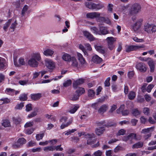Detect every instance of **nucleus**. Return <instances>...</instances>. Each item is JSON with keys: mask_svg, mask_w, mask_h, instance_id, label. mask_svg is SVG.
Wrapping results in <instances>:
<instances>
[{"mask_svg": "<svg viewBox=\"0 0 156 156\" xmlns=\"http://www.w3.org/2000/svg\"><path fill=\"white\" fill-rule=\"evenodd\" d=\"M141 9V7L139 4H134L132 6L129 13L131 15H136L140 11Z\"/></svg>", "mask_w": 156, "mask_h": 156, "instance_id": "obj_1", "label": "nucleus"}, {"mask_svg": "<svg viewBox=\"0 0 156 156\" xmlns=\"http://www.w3.org/2000/svg\"><path fill=\"white\" fill-rule=\"evenodd\" d=\"M144 30L148 34H151L156 31V26L151 24L146 23L144 24Z\"/></svg>", "mask_w": 156, "mask_h": 156, "instance_id": "obj_2", "label": "nucleus"}, {"mask_svg": "<svg viewBox=\"0 0 156 156\" xmlns=\"http://www.w3.org/2000/svg\"><path fill=\"white\" fill-rule=\"evenodd\" d=\"M116 38L111 37H108L106 39V40L108 43V48L111 50H112L115 47L113 43L114 42L116 41Z\"/></svg>", "mask_w": 156, "mask_h": 156, "instance_id": "obj_3", "label": "nucleus"}, {"mask_svg": "<svg viewBox=\"0 0 156 156\" xmlns=\"http://www.w3.org/2000/svg\"><path fill=\"white\" fill-rule=\"evenodd\" d=\"M26 140L23 138L19 139L16 142H15L12 145V147L14 148H18L23 144L26 143Z\"/></svg>", "mask_w": 156, "mask_h": 156, "instance_id": "obj_4", "label": "nucleus"}, {"mask_svg": "<svg viewBox=\"0 0 156 156\" xmlns=\"http://www.w3.org/2000/svg\"><path fill=\"white\" fill-rule=\"evenodd\" d=\"M144 47L143 45H131L128 46L126 48V51L127 52H129L133 51L139 50Z\"/></svg>", "mask_w": 156, "mask_h": 156, "instance_id": "obj_5", "label": "nucleus"}, {"mask_svg": "<svg viewBox=\"0 0 156 156\" xmlns=\"http://www.w3.org/2000/svg\"><path fill=\"white\" fill-rule=\"evenodd\" d=\"M28 64L30 66L33 67H37L38 65V62L34 58L31 57L28 60Z\"/></svg>", "mask_w": 156, "mask_h": 156, "instance_id": "obj_6", "label": "nucleus"}, {"mask_svg": "<svg viewBox=\"0 0 156 156\" xmlns=\"http://www.w3.org/2000/svg\"><path fill=\"white\" fill-rule=\"evenodd\" d=\"M136 67L137 69L142 72H144L146 71L147 68L145 64L143 63L140 62L137 63Z\"/></svg>", "mask_w": 156, "mask_h": 156, "instance_id": "obj_7", "label": "nucleus"}, {"mask_svg": "<svg viewBox=\"0 0 156 156\" xmlns=\"http://www.w3.org/2000/svg\"><path fill=\"white\" fill-rule=\"evenodd\" d=\"M143 21L142 19H139L133 26V28L134 31H137L140 27Z\"/></svg>", "mask_w": 156, "mask_h": 156, "instance_id": "obj_8", "label": "nucleus"}, {"mask_svg": "<svg viewBox=\"0 0 156 156\" xmlns=\"http://www.w3.org/2000/svg\"><path fill=\"white\" fill-rule=\"evenodd\" d=\"M45 65L46 67L50 69H53L55 67V63L51 60L48 59L46 60Z\"/></svg>", "mask_w": 156, "mask_h": 156, "instance_id": "obj_9", "label": "nucleus"}, {"mask_svg": "<svg viewBox=\"0 0 156 156\" xmlns=\"http://www.w3.org/2000/svg\"><path fill=\"white\" fill-rule=\"evenodd\" d=\"M83 34L84 36L90 41H94L95 39L93 36L89 32L84 31H83Z\"/></svg>", "mask_w": 156, "mask_h": 156, "instance_id": "obj_10", "label": "nucleus"}, {"mask_svg": "<svg viewBox=\"0 0 156 156\" xmlns=\"http://www.w3.org/2000/svg\"><path fill=\"white\" fill-rule=\"evenodd\" d=\"M101 15V13L98 12H91L86 14V17L87 18L90 19H94L95 18L99 17Z\"/></svg>", "mask_w": 156, "mask_h": 156, "instance_id": "obj_11", "label": "nucleus"}, {"mask_svg": "<svg viewBox=\"0 0 156 156\" xmlns=\"http://www.w3.org/2000/svg\"><path fill=\"white\" fill-rule=\"evenodd\" d=\"M108 108V106L107 104H104L101 105L98 110V113L101 114H103Z\"/></svg>", "mask_w": 156, "mask_h": 156, "instance_id": "obj_12", "label": "nucleus"}, {"mask_svg": "<svg viewBox=\"0 0 156 156\" xmlns=\"http://www.w3.org/2000/svg\"><path fill=\"white\" fill-rule=\"evenodd\" d=\"M91 61L94 63L99 64L102 61V59L98 55H95L92 57Z\"/></svg>", "mask_w": 156, "mask_h": 156, "instance_id": "obj_13", "label": "nucleus"}, {"mask_svg": "<svg viewBox=\"0 0 156 156\" xmlns=\"http://www.w3.org/2000/svg\"><path fill=\"white\" fill-rule=\"evenodd\" d=\"M70 61L71 63V66L73 67L77 68L78 67L79 63L75 57L72 56Z\"/></svg>", "mask_w": 156, "mask_h": 156, "instance_id": "obj_14", "label": "nucleus"}, {"mask_svg": "<svg viewBox=\"0 0 156 156\" xmlns=\"http://www.w3.org/2000/svg\"><path fill=\"white\" fill-rule=\"evenodd\" d=\"M105 131V129L103 126L96 128L95 130V133L98 136H100Z\"/></svg>", "mask_w": 156, "mask_h": 156, "instance_id": "obj_15", "label": "nucleus"}, {"mask_svg": "<svg viewBox=\"0 0 156 156\" xmlns=\"http://www.w3.org/2000/svg\"><path fill=\"white\" fill-rule=\"evenodd\" d=\"M41 94L40 93L32 94L31 95V99L34 101H37L41 97Z\"/></svg>", "mask_w": 156, "mask_h": 156, "instance_id": "obj_16", "label": "nucleus"}, {"mask_svg": "<svg viewBox=\"0 0 156 156\" xmlns=\"http://www.w3.org/2000/svg\"><path fill=\"white\" fill-rule=\"evenodd\" d=\"M99 30L100 31V35H105L109 33L108 31L107 30V28L103 26L100 27Z\"/></svg>", "mask_w": 156, "mask_h": 156, "instance_id": "obj_17", "label": "nucleus"}, {"mask_svg": "<svg viewBox=\"0 0 156 156\" xmlns=\"http://www.w3.org/2000/svg\"><path fill=\"white\" fill-rule=\"evenodd\" d=\"M6 65V61L3 58H0V70L3 69Z\"/></svg>", "mask_w": 156, "mask_h": 156, "instance_id": "obj_18", "label": "nucleus"}, {"mask_svg": "<svg viewBox=\"0 0 156 156\" xmlns=\"http://www.w3.org/2000/svg\"><path fill=\"white\" fill-rule=\"evenodd\" d=\"M54 51L51 49H48L44 51V54L46 56H52L54 53Z\"/></svg>", "mask_w": 156, "mask_h": 156, "instance_id": "obj_19", "label": "nucleus"}, {"mask_svg": "<svg viewBox=\"0 0 156 156\" xmlns=\"http://www.w3.org/2000/svg\"><path fill=\"white\" fill-rule=\"evenodd\" d=\"M83 79H80L76 80L73 83V86L74 87H77V86L82 84L84 83Z\"/></svg>", "mask_w": 156, "mask_h": 156, "instance_id": "obj_20", "label": "nucleus"}, {"mask_svg": "<svg viewBox=\"0 0 156 156\" xmlns=\"http://www.w3.org/2000/svg\"><path fill=\"white\" fill-rule=\"evenodd\" d=\"M12 19V20L11 21V26L10 27L9 29H12V30L13 31H14L17 25V23L16 22V20H14Z\"/></svg>", "mask_w": 156, "mask_h": 156, "instance_id": "obj_21", "label": "nucleus"}, {"mask_svg": "<svg viewBox=\"0 0 156 156\" xmlns=\"http://www.w3.org/2000/svg\"><path fill=\"white\" fill-rule=\"evenodd\" d=\"M77 56L80 62L82 64H84L86 63V61L82 55L78 52L77 53Z\"/></svg>", "mask_w": 156, "mask_h": 156, "instance_id": "obj_22", "label": "nucleus"}, {"mask_svg": "<svg viewBox=\"0 0 156 156\" xmlns=\"http://www.w3.org/2000/svg\"><path fill=\"white\" fill-rule=\"evenodd\" d=\"M72 57L67 54H65L62 56V59L66 61L69 62L72 59Z\"/></svg>", "mask_w": 156, "mask_h": 156, "instance_id": "obj_23", "label": "nucleus"}, {"mask_svg": "<svg viewBox=\"0 0 156 156\" xmlns=\"http://www.w3.org/2000/svg\"><path fill=\"white\" fill-rule=\"evenodd\" d=\"M154 128V127H152L146 129H144L142 130L141 133L144 134L148 133L150 132H152Z\"/></svg>", "mask_w": 156, "mask_h": 156, "instance_id": "obj_24", "label": "nucleus"}, {"mask_svg": "<svg viewBox=\"0 0 156 156\" xmlns=\"http://www.w3.org/2000/svg\"><path fill=\"white\" fill-rule=\"evenodd\" d=\"M79 108V106L78 105H73L71 108L69 112L71 113H74Z\"/></svg>", "mask_w": 156, "mask_h": 156, "instance_id": "obj_25", "label": "nucleus"}, {"mask_svg": "<svg viewBox=\"0 0 156 156\" xmlns=\"http://www.w3.org/2000/svg\"><path fill=\"white\" fill-rule=\"evenodd\" d=\"M11 20L12 19L9 20L4 25L3 29L5 31H7V29L10 25Z\"/></svg>", "mask_w": 156, "mask_h": 156, "instance_id": "obj_26", "label": "nucleus"}, {"mask_svg": "<svg viewBox=\"0 0 156 156\" xmlns=\"http://www.w3.org/2000/svg\"><path fill=\"white\" fill-rule=\"evenodd\" d=\"M104 7V4H96L94 3L93 6L94 9H96V10L101 9Z\"/></svg>", "mask_w": 156, "mask_h": 156, "instance_id": "obj_27", "label": "nucleus"}, {"mask_svg": "<svg viewBox=\"0 0 156 156\" xmlns=\"http://www.w3.org/2000/svg\"><path fill=\"white\" fill-rule=\"evenodd\" d=\"M43 150L45 152L53 151L55 150L54 146H49L44 147L43 148Z\"/></svg>", "mask_w": 156, "mask_h": 156, "instance_id": "obj_28", "label": "nucleus"}, {"mask_svg": "<svg viewBox=\"0 0 156 156\" xmlns=\"http://www.w3.org/2000/svg\"><path fill=\"white\" fill-rule=\"evenodd\" d=\"M148 64L149 66L151 72H153L154 69V64L153 61H149L148 62Z\"/></svg>", "mask_w": 156, "mask_h": 156, "instance_id": "obj_29", "label": "nucleus"}, {"mask_svg": "<svg viewBox=\"0 0 156 156\" xmlns=\"http://www.w3.org/2000/svg\"><path fill=\"white\" fill-rule=\"evenodd\" d=\"M95 48L97 51L101 53L104 54L105 52L104 48L101 46L95 45Z\"/></svg>", "mask_w": 156, "mask_h": 156, "instance_id": "obj_30", "label": "nucleus"}, {"mask_svg": "<svg viewBox=\"0 0 156 156\" xmlns=\"http://www.w3.org/2000/svg\"><path fill=\"white\" fill-rule=\"evenodd\" d=\"M2 125L5 127H9L10 126V123L9 120L5 119L3 121Z\"/></svg>", "mask_w": 156, "mask_h": 156, "instance_id": "obj_31", "label": "nucleus"}, {"mask_svg": "<svg viewBox=\"0 0 156 156\" xmlns=\"http://www.w3.org/2000/svg\"><path fill=\"white\" fill-rule=\"evenodd\" d=\"M84 89L82 87H78L76 91V93L78 94L80 96L85 93Z\"/></svg>", "mask_w": 156, "mask_h": 156, "instance_id": "obj_32", "label": "nucleus"}, {"mask_svg": "<svg viewBox=\"0 0 156 156\" xmlns=\"http://www.w3.org/2000/svg\"><path fill=\"white\" fill-rule=\"evenodd\" d=\"M143 143L142 142H138L134 144L132 146V148H140L143 146Z\"/></svg>", "mask_w": 156, "mask_h": 156, "instance_id": "obj_33", "label": "nucleus"}, {"mask_svg": "<svg viewBox=\"0 0 156 156\" xmlns=\"http://www.w3.org/2000/svg\"><path fill=\"white\" fill-rule=\"evenodd\" d=\"M94 3L92 2L90 3L88 2H86L85 3V5L87 8L92 9H94L93 6H94Z\"/></svg>", "mask_w": 156, "mask_h": 156, "instance_id": "obj_34", "label": "nucleus"}, {"mask_svg": "<svg viewBox=\"0 0 156 156\" xmlns=\"http://www.w3.org/2000/svg\"><path fill=\"white\" fill-rule=\"evenodd\" d=\"M136 94L133 91H130L128 95V97L129 99L130 100H133L136 97Z\"/></svg>", "mask_w": 156, "mask_h": 156, "instance_id": "obj_35", "label": "nucleus"}, {"mask_svg": "<svg viewBox=\"0 0 156 156\" xmlns=\"http://www.w3.org/2000/svg\"><path fill=\"white\" fill-rule=\"evenodd\" d=\"M132 38L134 41L137 43H142L144 41V39L139 38L136 37H132Z\"/></svg>", "mask_w": 156, "mask_h": 156, "instance_id": "obj_36", "label": "nucleus"}, {"mask_svg": "<svg viewBox=\"0 0 156 156\" xmlns=\"http://www.w3.org/2000/svg\"><path fill=\"white\" fill-rule=\"evenodd\" d=\"M91 30L93 33L96 34L100 35V33L98 30V28L95 27H92L90 28Z\"/></svg>", "mask_w": 156, "mask_h": 156, "instance_id": "obj_37", "label": "nucleus"}, {"mask_svg": "<svg viewBox=\"0 0 156 156\" xmlns=\"http://www.w3.org/2000/svg\"><path fill=\"white\" fill-rule=\"evenodd\" d=\"M72 120H70L69 122H68L66 123H62L60 126L61 129H62L65 128V127H67L69 125L71 124L72 122Z\"/></svg>", "mask_w": 156, "mask_h": 156, "instance_id": "obj_38", "label": "nucleus"}, {"mask_svg": "<svg viewBox=\"0 0 156 156\" xmlns=\"http://www.w3.org/2000/svg\"><path fill=\"white\" fill-rule=\"evenodd\" d=\"M19 98L20 101H26L27 99V95L25 94H22L20 95Z\"/></svg>", "mask_w": 156, "mask_h": 156, "instance_id": "obj_39", "label": "nucleus"}, {"mask_svg": "<svg viewBox=\"0 0 156 156\" xmlns=\"http://www.w3.org/2000/svg\"><path fill=\"white\" fill-rule=\"evenodd\" d=\"M24 103L23 102H21L17 104L15 108V109L17 110L21 109L24 106Z\"/></svg>", "mask_w": 156, "mask_h": 156, "instance_id": "obj_40", "label": "nucleus"}, {"mask_svg": "<svg viewBox=\"0 0 156 156\" xmlns=\"http://www.w3.org/2000/svg\"><path fill=\"white\" fill-rule=\"evenodd\" d=\"M143 112L145 115H148L150 114V110L149 108L144 107L143 108Z\"/></svg>", "mask_w": 156, "mask_h": 156, "instance_id": "obj_41", "label": "nucleus"}, {"mask_svg": "<svg viewBox=\"0 0 156 156\" xmlns=\"http://www.w3.org/2000/svg\"><path fill=\"white\" fill-rule=\"evenodd\" d=\"M0 101H2L1 104H6L10 102V100L8 98H2L0 100Z\"/></svg>", "mask_w": 156, "mask_h": 156, "instance_id": "obj_42", "label": "nucleus"}, {"mask_svg": "<svg viewBox=\"0 0 156 156\" xmlns=\"http://www.w3.org/2000/svg\"><path fill=\"white\" fill-rule=\"evenodd\" d=\"M28 7L27 5H25L23 7L21 12V15L22 16H24L25 13L27 12L28 9Z\"/></svg>", "mask_w": 156, "mask_h": 156, "instance_id": "obj_43", "label": "nucleus"}, {"mask_svg": "<svg viewBox=\"0 0 156 156\" xmlns=\"http://www.w3.org/2000/svg\"><path fill=\"white\" fill-rule=\"evenodd\" d=\"M72 83V81L70 80H67L63 83V86L66 87L70 85Z\"/></svg>", "mask_w": 156, "mask_h": 156, "instance_id": "obj_44", "label": "nucleus"}, {"mask_svg": "<svg viewBox=\"0 0 156 156\" xmlns=\"http://www.w3.org/2000/svg\"><path fill=\"white\" fill-rule=\"evenodd\" d=\"M14 90L11 88H7L5 90L6 93L9 95H12L13 94Z\"/></svg>", "mask_w": 156, "mask_h": 156, "instance_id": "obj_45", "label": "nucleus"}, {"mask_svg": "<svg viewBox=\"0 0 156 156\" xmlns=\"http://www.w3.org/2000/svg\"><path fill=\"white\" fill-rule=\"evenodd\" d=\"M129 136L130 138V140H131L133 139H135L136 140H138V139L136 136V134L132 133H131L129 135Z\"/></svg>", "mask_w": 156, "mask_h": 156, "instance_id": "obj_46", "label": "nucleus"}, {"mask_svg": "<svg viewBox=\"0 0 156 156\" xmlns=\"http://www.w3.org/2000/svg\"><path fill=\"white\" fill-rule=\"evenodd\" d=\"M44 133L37 134L36 136V139L37 140H39L42 139L44 136Z\"/></svg>", "mask_w": 156, "mask_h": 156, "instance_id": "obj_47", "label": "nucleus"}, {"mask_svg": "<svg viewBox=\"0 0 156 156\" xmlns=\"http://www.w3.org/2000/svg\"><path fill=\"white\" fill-rule=\"evenodd\" d=\"M95 92L91 89H90L88 90V95L89 97L92 98L94 96Z\"/></svg>", "mask_w": 156, "mask_h": 156, "instance_id": "obj_48", "label": "nucleus"}, {"mask_svg": "<svg viewBox=\"0 0 156 156\" xmlns=\"http://www.w3.org/2000/svg\"><path fill=\"white\" fill-rule=\"evenodd\" d=\"M34 123V122L33 121L27 122L24 125V127L25 128L31 127L33 126Z\"/></svg>", "mask_w": 156, "mask_h": 156, "instance_id": "obj_49", "label": "nucleus"}, {"mask_svg": "<svg viewBox=\"0 0 156 156\" xmlns=\"http://www.w3.org/2000/svg\"><path fill=\"white\" fill-rule=\"evenodd\" d=\"M140 112L137 109H134L132 110V114L135 116H137L140 114Z\"/></svg>", "mask_w": 156, "mask_h": 156, "instance_id": "obj_50", "label": "nucleus"}, {"mask_svg": "<svg viewBox=\"0 0 156 156\" xmlns=\"http://www.w3.org/2000/svg\"><path fill=\"white\" fill-rule=\"evenodd\" d=\"M32 57L34 58L37 61H40L41 59L40 55L38 53L35 54L34 57Z\"/></svg>", "mask_w": 156, "mask_h": 156, "instance_id": "obj_51", "label": "nucleus"}, {"mask_svg": "<svg viewBox=\"0 0 156 156\" xmlns=\"http://www.w3.org/2000/svg\"><path fill=\"white\" fill-rule=\"evenodd\" d=\"M26 110L27 112H29L31 111L32 109V105L30 104H29L27 105L26 106Z\"/></svg>", "mask_w": 156, "mask_h": 156, "instance_id": "obj_52", "label": "nucleus"}, {"mask_svg": "<svg viewBox=\"0 0 156 156\" xmlns=\"http://www.w3.org/2000/svg\"><path fill=\"white\" fill-rule=\"evenodd\" d=\"M125 108V105H122L120 106V107L119 109L116 110L117 112L118 113H119L120 112L122 113L124 111L123 109Z\"/></svg>", "mask_w": 156, "mask_h": 156, "instance_id": "obj_53", "label": "nucleus"}, {"mask_svg": "<svg viewBox=\"0 0 156 156\" xmlns=\"http://www.w3.org/2000/svg\"><path fill=\"white\" fill-rule=\"evenodd\" d=\"M110 80V78L108 77L107 78L105 82V87H109L110 85L109 81Z\"/></svg>", "mask_w": 156, "mask_h": 156, "instance_id": "obj_54", "label": "nucleus"}, {"mask_svg": "<svg viewBox=\"0 0 156 156\" xmlns=\"http://www.w3.org/2000/svg\"><path fill=\"white\" fill-rule=\"evenodd\" d=\"M126 133V131L125 130L123 129H121L119 131L118 133V135L119 136L121 135H123L125 134Z\"/></svg>", "mask_w": 156, "mask_h": 156, "instance_id": "obj_55", "label": "nucleus"}, {"mask_svg": "<svg viewBox=\"0 0 156 156\" xmlns=\"http://www.w3.org/2000/svg\"><path fill=\"white\" fill-rule=\"evenodd\" d=\"M85 136L86 138L89 139L95 137V135L94 133H92L91 134L87 133L85 135Z\"/></svg>", "mask_w": 156, "mask_h": 156, "instance_id": "obj_56", "label": "nucleus"}, {"mask_svg": "<svg viewBox=\"0 0 156 156\" xmlns=\"http://www.w3.org/2000/svg\"><path fill=\"white\" fill-rule=\"evenodd\" d=\"M19 64L21 65H24L25 64L24 59L22 58H19Z\"/></svg>", "mask_w": 156, "mask_h": 156, "instance_id": "obj_57", "label": "nucleus"}, {"mask_svg": "<svg viewBox=\"0 0 156 156\" xmlns=\"http://www.w3.org/2000/svg\"><path fill=\"white\" fill-rule=\"evenodd\" d=\"M102 154V152L100 150H98L94 153V156H101Z\"/></svg>", "mask_w": 156, "mask_h": 156, "instance_id": "obj_58", "label": "nucleus"}, {"mask_svg": "<svg viewBox=\"0 0 156 156\" xmlns=\"http://www.w3.org/2000/svg\"><path fill=\"white\" fill-rule=\"evenodd\" d=\"M141 122L143 124H145L147 122V119L144 116H142L140 118Z\"/></svg>", "mask_w": 156, "mask_h": 156, "instance_id": "obj_59", "label": "nucleus"}, {"mask_svg": "<svg viewBox=\"0 0 156 156\" xmlns=\"http://www.w3.org/2000/svg\"><path fill=\"white\" fill-rule=\"evenodd\" d=\"M154 85L153 84L149 85L147 87V91L148 93L151 92V89L153 88Z\"/></svg>", "mask_w": 156, "mask_h": 156, "instance_id": "obj_60", "label": "nucleus"}, {"mask_svg": "<svg viewBox=\"0 0 156 156\" xmlns=\"http://www.w3.org/2000/svg\"><path fill=\"white\" fill-rule=\"evenodd\" d=\"M148 122L151 124H154L155 123L156 121L151 117H149L148 119Z\"/></svg>", "mask_w": 156, "mask_h": 156, "instance_id": "obj_61", "label": "nucleus"}, {"mask_svg": "<svg viewBox=\"0 0 156 156\" xmlns=\"http://www.w3.org/2000/svg\"><path fill=\"white\" fill-rule=\"evenodd\" d=\"M80 96L78 94L76 93L74 94L72 98V99L73 101H76L78 99L79 97Z\"/></svg>", "mask_w": 156, "mask_h": 156, "instance_id": "obj_62", "label": "nucleus"}, {"mask_svg": "<svg viewBox=\"0 0 156 156\" xmlns=\"http://www.w3.org/2000/svg\"><path fill=\"white\" fill-rule=\"evenodd\" d=\"M117 108V107L116 105H113L111 106V108L109 111L110 112H112L113 111L115 110Z\"/></svg>", "mask_w": 156, "mask_h": 156, "instance_id": "obj_63", "label": "nucleus"}, {"mask_svg": "<svg viewBox=\"0 0 156 156\" xmlns=\"http://www.w3.org/2000/svg\"><path fill=\"white\" fill-rule=\"evenodd\" d=\"M125 156H140L139 155L138 153H129L126 154Z\"/></svg>", "mask_w": 156, "mask_h": 156, "instance_id": "obj_64", "label": "nucleus"}]
</instances>
